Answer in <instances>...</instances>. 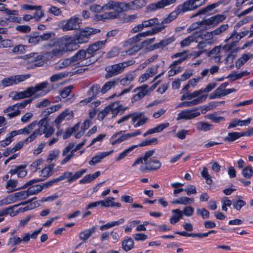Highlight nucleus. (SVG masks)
<instances>
[{"mask_svg": "<svg viewBox=\"0 0 253 253\" xmlns=\"http://www.w3.org/2000/svg\"><path fill=\"white\" fill-rule=\"evenodd\" d=\"M134 149V146L133 145L130 146L128 148L125 149L122 152H121L119 156L116 158V161H119L121 160L124 159L127 155H128Z\"/></svg>", "mask_w": 253, "mask_h": 253, "instance_id": "de8ad7c7", "label": "nucleus"}, {"mask_svg": "<svg viewBox=\"0 0 253 253\" xmlns=\"http://www.w3.org/2000/svg\"><path fill=\"white\" fill-rule=\"evenodd\" d=\"M38 123L37 121H33L24 128L18 130L19 134H29Z\"/></svg>", "mask_w": 253, "mask_h": 253, "instance_id": "473e14b6", "label": "nucleus"}, {"mask_svg": "<svg viewBox=\"0 0 253 253\" xmlns=\"http://www.w3.org/2000/svg\"><path fill=\"white\" fill-rule=\"evenodd\" d=\"M179 14H180V13L177 10V8H176V9L169 13L167 17L164 18L161 23H159V21H158V25L157 26L158 27H163V30L166 27L165 24H169L175 19Z\"/></svg>", "mask_w": 253, "mask_h": 253, "instance_id": "aec40b11", "label": "nucleus"}, {"mask_svg": "<svg viewBox=\"0 0 253 253\" xmlns=\"http://www.w3.org/2000/svg\"><path fill=\"white\" fill-rule=\"evenodd\" d=\"M115 200V198L112 197H109L105 200V207H121V204L120 203H116L114 201Z\"/></svg>", "mask_w": 253, "mask_h": 253, "instance_id": "a19ab883", "label": "nucleus"}, {"mask_svg": "<svg viewBox=\"0 0 253 253\" xmlns=\"http://www.w3.org/2000/svg\"><path fill=\"white\" fill-rule=\"evenodd\" d=\"M147 166H149V167L152 168H157L156 170L158 169L161 167V163L160 161L156 159H153L151 161H149L148 162V164H145Z\"/></svg>", "mask_w": 253, "mask_h": 253, "instance_id": "0e129e2a", "label": "nucleus"}, {"mask_svg": "<svg viewBox=\"0 0 253 253\" xmlns=\"http://www.w3.org/2000/svg\"><path fill=\"white\" fill-rule=\"evenodd\" d=\"M242 137L241 132H232L228 133L224 138V140L228 142H232Z\"/></svg>", "mask_w": 253, "mask_h": 253, "instance_id": "7c9ffc66", "label": "nucleus"}, {"mask_svg": "<svg viewBox=\"0 0 253 253\" xmlns=\"http://www.w3.org/2000/svg\"><path fill=\"white\" fill-rule=\"evenodd\" d=\"M159 19L157 18H152L147 20H144L142 22L143 28H149L158 25Z\"/></svg>", "mask_w": 253, "mask_h": 253, "instance_id": "4c0bfd02", "label": "nucleus"}, {"mask_svg": "<svg viewBox=\"0 0 253 253\" xmlns=\"http://www.w3.org/2000/svg\"><path fill=\"white\" fill-rule=\"evenodd\" d=\"M207 94H204L190 101H184L178 105V107H189L202 103L207 97Z\"/></svg>", "mask_w": 253, "mask_h": 253, "instance_id": "a211bd4d", "label": "nucleus"}, {"mask_svg": "<svg viewBox=\"0 0 253 253\" xmlns=\"http://www.w3.org/2000/svg\"><path fill=\"white\" fill-rule=\"evenodd\" d=\"M39 128L36 129L24 141H20L16 143L12 148L14 152L20 150L25 143L31 142L35 140L38 135L44 134L46 138L49 137L54 132L55 129L53 127L50 126L47 121L46 118L40 120L38 123Z\"/></svg>", "mask_w": 253, "mask_h": 253, "instance_id": "f03ea898", "label": "nucleus"}, {"mask_svg": "<svg viewBox=\"0 0 253 253\" xmlns=\"http://www.w3.org/2000/svg\"><path fill=\"white\" fill-rule=\"evenodd\" d=\"M48 84V83L47 81H45L36 84L35 86H33L34 94L39 91H42L40 94L36 95V98L43 96L46 94V92L43 90L47 87Z\"/></svg>", "mask_w": 253, "mask_h": 253, "instance_id": "412c9836", "label": "nucleus"}, {"mask_svg": "<svg viewBox=\"0 0 253 253\" xmlns=\"http://www.w3.org/2000/svg\"><path fill=\"white\" fill-rule=\"evenodd\" d=\"M68 76V72H63L53 75L50 77L51 82H55L62 79L67 77Z\"/></svg>", "mask_w": 253, "mask_h": 253, "instance_id": "49530a36", "label": "nucleus"}, {"mask_svg": "<svg viewBox=\"0 0 253 253\" xmlns=\"http://www.w3.org/2000/svg\"><path fill=\"white\" fill-rule=\"evenodd\" d=\"M28 38V42L32 45H36L41 42L40 39L39 35L35 33L33 36H27Z\"/></svg>", "mask_w": 253, "mask_h": 253, "instance_id": "8fccbe9b", "label": "nucleus"}, {"mask_svg": "<svg viewBox=\"0 0 253 253\" xmlns=\"http://www.w3.org/2000/svg\"><path fill=\"white\" fill-rule=\"evenodd\" d=\"M54 165L51 164L45 167L41 170L42 175L43 177H48L51 176L53 173V169L54 168Z\"/></svg>", "mask_w": 253, "mask_h": 253, "instance_id": "79ce46f5", "label": "nucleus"}, {"mask_svg": "<svg viewBox=\"0 0 253 253\" xmlns=\"http://www.w3.org/2000/svg\"><path fill=\"white\" fill-rule=\"evenodd\" d=\"M223 3V0H219L218 2L209 4L203 8L200 9L201 13L206 14V13L211 11L214 8L217 7L220 4Z\"/></svg>", "mask_w": 253, "mask_h": 253, "instance_id": "f704fd0d", "label": "nucleus"}, {"mask_svg": "<svg viewBox=\"0 0 253 253\" xmlns=\"http://www.w3.org/2000/svg\"><path fill=\"white\" fill-rule=\"evenodd\" d=\"M243 175L247 178H250L253 174V170L251 166H248L244 168L242 170Z\"/></svg>", "mask_w": 253, "mask_h": 253, "instance_id": "680f3d73", "label": "nucleus"}, {"mask_svg": "<svg viewBox=\"0 0 253 253\" xmlns=\"http://www.w3.org/2000/svg\"><path fill=\"white\" fill-rule=\"evenodd\" d=\"M120 82L121 84L125 86L126 85H128L130 83L129 82L126 80V78H124L122 80H120L119 78L114 79L110 81L106 82L102 86L101 88L102 93H105L107 91L110 90L112 87L115 86L116 85L118 84V83Z\"/></svg>", "mask_w": 253, "mask_h": 253, "instance_id": "9d476101", "label": "nucleus"}, {"mask_svg": "<svg viewBox=\"0 0 253 253\" xmlns=\"http://www.w3.org/2000/svg\"><path fill=\"white\" fill-rule=\"evenodd\" d=\"M163 27H158L156 25L152 28L151 30L146 32L140 33L141 36L143 38H145L148 36H151L158 33L163 30Z\"/></svg>", "mask_w": 253, "mask_h": 253, "instance_id": "72a5a7b5", "label": "nucleus"}, {"mask_svg": "<svg viewBox=\"0 0 253 253\" xmlns=\"http://www.w3.org/2000/svg\"><path fill=\"white\" fill-rule=\"evenodd\" d=\"M104 7L107 10L113 9L115 12H117L118 16L120 13L124 12L122 2L109 0L104 4Z\"/></svg>", "mask_w": 253, "mask_h": 253, "instance_id": "dca6fc26", "label": "nucleus"}, {"mask_svg": "<svg viewBox=\"0 0 253 253\" xmlns=\"http://www.w3.org/2000/svg\"><path fill=\"white\" fill-rule=\"evenodd\" d=\"M226 18V16L223 14H217L203 21L199 22V25H202L205 24L208 26L215 27L219 23L223 21Z\"/></svg>", "mask_w": 253, "mask_h": 253, "instance_id": "f8f14e48", "label": "nucleus"}, {"mask_svg": "<svg viewBox=\"0 0 253 253\" xmlns=\"http://www.w3.org/2000/svg\"><path fill=\"white\" fill-rule=\"evenodd\" d=\"M19 206V205H15L12 206H9L7 208H6L3 210H0V216L7 215V214H10V216H14L15 215V214L13 213L14 212V208L17 207ZM4 220L3 217H0V222Z\"/></svg>", "mask_w": 253, "mask_h": 253, "instance_id": "c756f323", "label": "nucleus"}, {"mask_svg": "<svg viewBox=\"0 0 253 253\" xmlns=\"http://www.w3.org/2000/svg\"><path fill=\"white\" fill-rule=\"evenodd\" d=\"M15 29L22 33H28L31 30V27L28 25H17Z\"/></svg>", "mask_w": 253, "mask_h": 253, "instance_id": "338daca9", "label": "nucleus"}, {"mask_svg": "<svg viewBox=\"0 0 253 253\" xmlns=\"http://www.w3.org/2000/svg\"><path fill=\"white\" fill-rule=\"evenodd\" d=\"M22 242V240L20 238L15 236L13 237L10 238L7 242V245L13 246L20 244Z\"/></svg>", "mask_w": 253, "mask_h": 253, "instance_id": "13d9d810", "label": "nucleus"}, {"mask_svg": "<svg viewBox=\"0 0 253 253\" xmlns=\"http://www.w3.org/2000/svg\"><path fill=\"white\" fill-rule=\"evenodd\" d=\"M73 62L72 58L70 57L65 59L61 63L59 62L56 65L55 68L57 70L62 69L70 65Z\"/></svg>", "mask_w": 253, "mask_h": 253, "instance_id": "c9c22d12", "label": "nucleus"}, {"mask_svg": "<svg viewBox=\"0 0 253 253\" xmlns=\"http://www.w3.org/2000/svg\"><path fill=\"white\" fill-rule=\"evenodd\" d=\"M43 179L42 178H35L29 180L26 182L22 186L18 188V189H25L27 187H30L32 186L35 185L36 183L42 181Z\"/></svg>", "mask_w": 253, "mask_h": 253, "instance_id": "6e6d98bb", "label": "nucleus"}, {"mask_svg": "<svg viewBox=\"0 0 253 253\" xmlns=\"http://www.w3.org/2000/svg\"><path fill=\"white\" fill-rule=\"evenodd\" d=\"M100 175V172L97 171L93 174L86 175L84 178L79 181L80 184H86L92 181Z\"/></svg>", "mask_w": 253, "mask_h": 253, "instance_id": "bb28decb", "label": "nucleus"}, {"mask_svg": "<svg viewBox=\"0 0 253 253\" xmlns=\"http://www.w3.org/2000/svg\"><path fill=\"white\" fill-rule=\"evenodd\" d=\"M205 0H186L182 4L178 5L176 8L180 14L188 11L193 10L204 3Z\"/></svg>", "mask_w": 253, "mask_h": 253, "instance_id": "39448f33", "label": "nucleus"}, {"mask_svg": "<svg viewBox=\"0 0 253 253\" xmlns=\"http://www.w3.org/2000/svg\"><path fill=\"white\" fill-rule=\"evenodd\" d=\"M249 60V58L247 56V54H244L239 58L235 63L236 67L239 69L245 63Z\"/></svg>", "mask_w": 253, "mask_h": 253, "instance_id": "603ef678", "label": "nucleus"}, {"mask_svg": "<svg viewBox=\"0 0 253 253\" xmlns=\"http://www.w3.org/2000/svg\"><path fill=\"white\" fill-rule=\"evenodd\" d=\"M148 91V85L147 84H144L141 86L135 88L133 91L137 92L131 98V102L133 103L135 102L141 100L147 95Z\"/></svg>", "mask_w": 253, "mask_h": 253, "instance_id": "ddd939ff", "label": "nucleus"}, {"mask_svg": "<svg viewBox=\"0 0 253 253\" xmlns=\"http://www.w3.org/2000/svg\"><path fill=\"white\" fill-rule=\"evenodd\" d=\"M96 226H93L91 228L82 231L79 234V238L81 240L85 242L91 235L95 232Z\"/></svg>", "mask_w": 253, "mask_h": 253, "instance_id": "393cba45", "label": "nucleus"}, {"mask_svg": "<svg viewBox=\"0 0 253 253\" xmlns=\"http://www.w3.org/2000/svg\"><path fill=\"white\" fill-rule=\"evenodd\" d=\"M205 117L215 123H218L221 121H224L225 120L224 117L217 116L215 113L208 114Z\"/></svg>", "mask_w": 253, "mask_h": 253, "instance_id": "37998d69", "label": "nucleus"}, {"mask_svg": "<svg viewBox=\"0 0 253 253\" xmlns=\"http://www.w3.org/2000/svg\"><path fill=\"white\" fill-rule=\"evenodd\" d=\"M246 205V202L242 200H233V206L237 211H240Z\"/></svg>", "mask_w": 253, "mask_h": 253, "instance_id": "052dcab7", "label": "nucleus"}, {"mask_svg": "<svg viewBox=\"0 0 253 253\" xmlns=\"http://www.w3.org/2000/svg\"><path fill=\"white\" fill-rule=\"evenodd\" d=\"M141 49L142 45H140V44H136L126 50V54L129 55H132Z\"/></svg>", "mask_w": 253, "mask_h": 253, "instance_id": "bf43d9fd", "label": "nucleus"}, {"mask_svg": "<svg viewBox=\"0 0 253 253\" xmlns=\"http://www.w3.org/2000/svg\"><path fill=\"white\" fill-rule=\"evenodd\" d=\"M11 195L12 196L14 203L16 201L26 199L29 197L27 190L16 192Z\"/></svg>", "mask_w": 253, "mask_h": 253, "instance_id": "a878e982", "label": "nucleus"}, {"mask_svg": "<svg viewBox=\"0 0 253 253\" xmlns=\"http://www.w3.org/2000/svg\"><path fill=\"white\" fill-rule=\"evenodd\" d=\"M158 142V139L157 138H153L149 140H145L142 142L139 143L137 145H133V146H134V149L137 148L138 147H143L145 146L150 145L154 143H157Z\"/></svg>", "mask_w": 253, "mask_h": 253, "instance_id": "09e8293b", "label": "nucleus"}, {"mask_svg": "<svg viewBox=\"0 0 253 253\" xmlns=\"http://www.w3.org/2000/svg\"><path fill=\"white\" fill-rule=\"evenodd\" d=\"M61 108V105L58 104V105H53L51 107L46 108V109L44 111V113H47V114L44 115V117L43 118H46L47 123H48V122L47 117L46 116L47 115L50 114V113H52L53 112H54L59 110ZM48 124L50 126V125L49 124ZM52 127H53V126H52Z\"/></svg>", "mask_w": 253, "mask_h": 253, "instance_id": "3c124183", "label": "nucleus"}, {"mask_svg": "<svg viewBox=\"0 0 253 253\" xmlns=\"http://www.w3.org/2000/svg\"><path fill=\"white\" fill-rule=\"evenodd\" d=\"M31 77L29 74L25 75H17L4 78L1 81L0 85L3 87H7L13 84L24 82Z\"/></svg>", "mask_w": 253, "mask_h": 253, "instance_id": "423d86ee", "label": "nucleus"}, {"mask_svg": "<svg viewBox=\"0 0 253 253\" xmlns=\"http://www.w3.org/2000/svg\"><path fill=\"white\" fill-rule=\"evenodd\" d=\"M0 11L5 13L8 16L18 15V11L17 10H10L6 7L5 4L0 2Z\"/></svg>", "mask_w": 253, "mask_h": 253, "instance_id": "2f4dec72", "label": "nucleus"}, {"mask_svg": "<svg viewBox=\"0 0 253 253\" xmlns=\"http://www.w3.org/2000/svg\"><path fill=\"white\" fill-rule=\"evenodd\" d=\"M37 6H40V8L35 9V12L33 15V17L36 21H39L42 17L44 16V13L42 10V6L37 5Z\"/></svg>", "mask_w": 253, "mask_h": 253, "instance_id": "a18cd8bd", "label": "nucleus"}, {"mask_svg": "<svg viewBox=\"0 0 253 253\" xmlns=\"http://www.w3.org/2000/svg\"><path fill=\"white\" fill-rule=\"evenodd\" d=\"M228 28L229 25L228 24H222L219 27L213 30L212 33L214 36L219 35L227 30Z\"/></svg>", "mask_w": 253, "mask_h": 253, "instance_id": "864d4df0", "label": "nucleus"}, {"mask_svg": "<svg viewBox=\"0 0 253 253\" xmlns=\"http://www.w3.org/2000/svg\"><path fill=\"white\" fill-rule=\"evenodd\" d=\"M113 152V150L108 152H101L97 155L94 156L92 159L89 161L88 164L90 166H93L101 162V160L106 157L110 155Z\"/></svg>", "mask_w": 253, "mask_h": 253, "instance_id": "5701e85b", "label": "nucleus"}, {"mask_svg": "<svg viewBox=\"0 0 253 253\" xmlns=\"http://www.w3.org/2000/svg\"><path fill=\"white\" fill-rule=\"evenodd\" d=\"M82 24V20L76 16H72L66 23L63 25L64 31L73 30L79 29Z\"/></svg>", "mask_w": 253, "mask_h": 253, "instance_id": "9b49d317", "label": "nucleus"}, {"mask_svg": "<svg viewBox=\"0 0 253 253\" xmlns=\"http://www.w3.org/2000/svg\"><path fill=\"white\" fill-rule=\"evenodd\" d=\"M42 191V187L40 184H36L32 186L27 189V192L30 196L37 194Z\"/></svg>", "mask_w": 253, "mask_h": 253, "instance_id": "c03bdc74", "label": "nucleus"}, {"mask_svg": "<svg viewBox=\"0 0 253 253\" xmlns=\"http://www.w3.org/2000/svg\"><path fill=\"white\" fill-rule=\"evenodd\" d=\"M106 73L105 78L109 79L114 76L121 74L124 71L121 63L108 66L105 68Z\"/></svg>", "mask_w": 253, "mask_h": 253, "instance_id": "1a4fd4ad", "label": "nucleus"}, {"mask_svg": "<svg viewBox=\"0 0 253 253\" xmlns=\"http://www.w3.org/2000/svg\"><path fill=\"white\" fill-rule=\"evenodd\" d=\"M197 213L200 214L203 219H207L210 217V212L205 208L198 209Z\"/></svg>", "mask_w": 253, "mask_h": 253, "instance_id": "e2e57ef3", "label": "nucleus"}, {"mask_svg": "<svg viewBox=\"0 0 253 253\" xmlns=\"http://www.w3.org/2000/svg\"><path fill=\"white\" fill-rule=\"evenodd\" d=\"M176 0H161L156 3L149 4L147 7L148 11H154L175 2Z\"/></svg>", "mask_w": 253, "mask_h": 253, "instance_id": "4468645a", "label": "nucleus"}, {"mask_svg": "<svg viewBox=\"0 0 253 253\" xmlns=\"http://www.w3.org/2000/svg\"><path fill=\"white\" fill-rule=\"evenodd\" d=\"M197 128L198 130L204 131H207L212 129V125H211L207 122H200L197 124Z\"/></svg>", "mask_w": 253, "mask_h": 253, "instance_id": "e433bc0d", "label": "nucleus"}, {"mask_svg": "<svg viewBox=\"0 0 253 253\" xmlns=\"http://www.w3.org/2000/svg\"><path fill=\"white\" fill-rule=\"evenodd\" d=\"M86 169H82L81 170L77 171L74 175H72V177L70 180H68V182L69 183H71L74 181L76 180L77 179L80 178L84 173L86 172Z\"/></svg>", "mask_w": 253, "mask_h": 253, "instance_id": "5fc2aeb1", "label": "nucleus"}, {"mask_svg": "<svg viewBox=\"0 0 253 253\" xmlns=\"http://www.w3.org/2000/svg\"><path fill=\"white\" fill-rule=\"evenodd\" d=\"M228 85V83L227 82L222 83L215 90L220 98L225 96L224 90Z\"/></svg>", "mask_w": 253, "mask_h": 253, "instance_id": "4d7b16f0", "label": "nucleus"}, {"mask_svg": "<svg viewBox=\"0 0 253 253\" xmlns=\"http://www.w3.org/2000/svg\"><path fill=\"white\" fill-rule=\"evenodd\" d=\"M198 36L196 34L191 35L181 41L180 44L182 48L189 46L192 42H196Z\"/></svg>", "mask_w": 253, "mask_h": 253, "instance_id": "c85d7f7f", "label": "nucleus"}, {"mask_svg": "<svg viewBox=\"0 0 253 253\" xmlns=\"http://www.w3.org/2000/svg\"><path fill=\"white\" fill-rule=\"evenodd\" d=\"M88 54L86 51L84 49H81L78 51L74 55L71 57L73 62H76L78 60H81L82 64L81 65L86 66L85 63L88 62L89 58H87Z\"/></svg>", "mask_w": 253, "mask_h": 253, "instance_id": "6ab92c4d", "label": "nucleus"}, {"mask_svg": "<svg viewBox=\"0 0 253 253\" xmlns=\"http://www.w3.org/2000/svg\"><path fill=\"white\" fill-rule=\"evenodd\" d=\"M199 109V107H194L183 110L177 114L176 120H188L193 119L200 115L201 113L198 111Z\"/></svg>", "mask_w": 253, "mask_h": 253, "instance_id": "6e6552de", "label": "nucleus"}, {"mask_svg": "<svg viewBox=\"0 0 253 253\" xmlns=\"http://www.w3.org/2000/svg\"><path fill=\"white\" fill-rule=\"evenodd\" d=\"M74 38L65 36L60 38L52 39L48 43L44 45L45 48L53 47L51 51L52 54L54 56H61L67 51L76 49L79 45Z\"/></svg>", "mask_w": 253, "mask_h": 253, "instance_id": "f257e3e1", "label": "nucleus"}, {"mask_svg": "<svg viewBox=\"0 0 253 253\" xmlns=\"http://www.w3.org/2000/svg\"><path fill=\"white\" fill-rule=\"evenodd\" d=\"M25 165L15 166L10 170L9 173L11 175L17 173L19 177H24L27 174V171L25 170Z\"/></svg>", "mask_w": 253, "mask_h": 253, "instance_id": "4be33fe9", "label": "nucleus"}, {"mask_svg": "<svg viewBox=\"0 0 253 253\" xmlns=\"http://www.w3.org/2000/svg\"><path fill=\"white\" fill-rule=\"evenodd\" d=\"M106 41H99L89 45L86 51L88 54L87 58H89L88 62L85 63L86 65H89L97 60L98 57H95L96 52L100 49L106 43Z\"/></svg>", "mask_w": 253, "mask_h": 253, "instance_id": "20e7f679", "label": "nucleus"}, {"mask_svg": "<svg viewBox=\"0 0 253 253\" xmlns=\"http://www.w3.org/2000/svg\"><path fill=\"white\" fill-rule=\"evenodd\" d=\"M17 181L15 179H10L7 180L6 182V184L5 185V187L7 189L9 190L8 192L10 193L13 192L16 190H18L19 189L16 188L15 187L17 185Z\"/></svg>", "mask_w": 253, "mask_h": 253, "instance_id": "58836bf2", "label": "nucleus"}, {"mask_svg": "<svg viewBox=\"0 0 253 253\" xmlns=\"http://www.w3.org/2000/svg\"><path fill=\"white\" fill-rule=\"evenodd\" d=\"M55 34L54 32L50 31L46 33H44L42 34L39 35L41 42L50 40V41L53 39H55L54 38Z\"/></svg>", "mask_w": 253, "mask_h": 253, "instance_id": "ea45409f", "label": "nucleus"}, {"mask_svg": "<svg viewBox=\"0 0 253 253\" xmlns=\"http://www.w3.org/2000/svg\"><path fill=\"white\" fill-rule=\"evenodd\" d=\"M176 38L173 36L168 38L161 40L159 42L156 43L150 46L149 50L152 51L156 49L163 48L164 47L169 45L170 43L175 41Z\"/></svg>", "mask_w": 253, "mask_h": 253, "instance_id": "f3484780", "label": "nucleus"}, {"mask_svg": "<svg viewBox=\"0 0 253 253\" xmlns=\"http://www.w3.org/2000/svg\"><path fill=\"white\" fill-rule=\"evenodd\" d=\"M43 58V56L39 55L38 53L32 52L30 54L25 55L23 57V59L27 63H33V64L29 66L27 69H34L37 67L42 66L43 64V62H39L38 63H34V62L40 61Z\"/></svg>", "mask_w": 253, "mask_h": 253, "instance_id": "0eeeda50", "label": "nucleus"}, {"mask_svg": "<svg viewBox=\"0 0 253 253\" xmlns=\"http://www.w3.org/2000/svg\"><path fill=\"white\" fill-rule=\"evenodd\" d=\"M89 9L90 11L95 13H100L103 11V9H106V8L103 6H101L99 4H93L90 6Z\"/></svg>", "mask_w": 253, "mask_h": 253, "instance_id": "774afa93", "label": "nucleus"}, {"mask_svg": "<svg viewBox=\"0 0 253 253\" xmlns=\"http://www.w3.org/2000/svg\"><path fill=\"white\" fill-rule=\"evenodd\" d=\"M100 30L99 29L85 27L80 29L79 33L74 36V39L78 43H84L88 42L90 36L99 33Z\"/></svg>", "mask_w": 253, "mask_h": 253, "instance_id": "7ed1b4c3", "label": "nucleus"}, {"mask_svg": "<svg viewBox=\"0 0 253 253\" xmlns=\"http://www.w3.org/2000/svg\"><path fill=\"white\" fill-rule=\"evenodd\" d=\"M134 247V241L132 238L126 237L122 242V248L125 252L130 251Z\"/></svg>", "mask_w": 253, "mask_h": 253, "instance_id": "b1692460", "label": "nucleus"}, {"mask_svg": "<svg viewBox=\"0 0 253 253\" xmlns=\"http://www.w3.org/2000/svg\"><path fill=\"white\" fill-rule=\"evenodd\" d=\"M100 91V85L97 84H93L87 91V95L89 97L82 100L81 102L84 104H87L90 102L92 100L96 98L97 94H98ZM101 92H102V91Z\"/></svg>", "mask_w": 253, "mask_h": 253, "instance_id": "2eb2a0df", "label": "nucleus"}, {"mask_svg": "<svg viewBox=\"0 0 253 253\" xmlns=\"http://www.w3.org/2000/svg\"><path fill=\"white\" fill-rule=\"evenodd\" d=\"M173 215L169 219V222L171 224H175L182 218V212L179 209H175L172 210Z\"/></svg>", "mask_w": 253, "mask_h": 253, "instance_id": "cd10ccee", "label": "nucleus"}, {"mask_svg": "<svg viewBox=\"0 0 253 253\" xmlns=\"http://www.w3.org/2000/svg\"><path fill=\"white\" fill-rule=\"evenodd\" d=\"M132 1L134 10H138L146 4V0H134Z\"/></svg>", "mask_w": 253, "mask_h": 253, "instance_id": "69168bd1", "label": "nucleus"}]
</instances>
